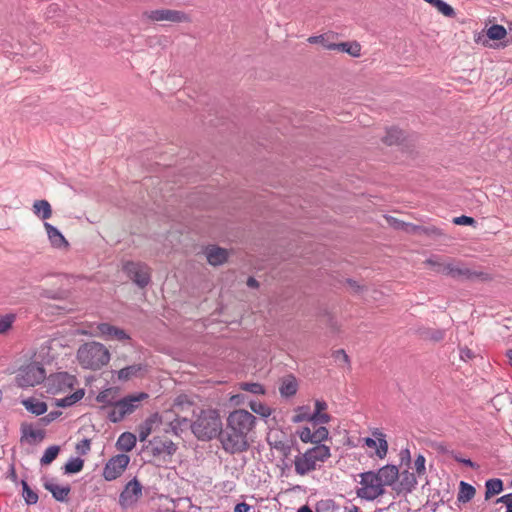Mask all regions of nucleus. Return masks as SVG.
Listing matches in <instances>:
<instances>
[{"label": "nucleus", "mask_w": 512, "mask_h": 512, "mask_svg": "<svg viewBox=\"0 0 512 512\" xmlns=\"http://www.w3.org/2000/svg\"><path fill=\"white\" fill-rule=\"evenodd\" d=\"M257 418L245 409L229 413L221 433V445L225 452L238 454L249 449L255 435Z\"/></svg>", "instance_id": "1"}, {"label": "nucleus", "mask_w": 512, "mask_h": 512, "mask_svg": "<svg viewBox=\"0 0 512 512\" xmlns=\"http://www.w3.org/2000/svg\"><path fill=\"white\" fill-rule=\"evenodd\" d=\"M191 430L198 440L208 441L218 437L221 442L223 424L215 409L201 410L197 419L191 424Z\"/></svg>", "instance_id": "2"}, {"label": "nucleus", "mask_w": 512, "mask_h": 512, "mask_svg": "<svg viewBox=\"0 0 512 512\" xmlns=\"http://www.w3.org/2000/svg\"><path fill=\"white\" fill-rule=\"evenodd\" d=\"M77 360L82 368L100 370L110 361V352L102 343L86 342L77 350Z\"/></svg>", "instance_id": "3"}, {"label": "nucleus", "mask_w": 512, "mask_h": 512, "mask_svg": "<svg viewBox=\"0 0 512 512\" xmlns=\"http://www.w3.org/2000/svg\"><path fill=\"white\" fill-rule=\"evenodd\" d=\"M360 477L361 487L358 488L356 492L358 497L368 501H373L385 493L384 486L376 472H363L360 474Z\"/></svg>", "instance_id": "4"}, {"label": "nucleus", "mask_w": 512, "mask_h": 512, "mask_svg": "<svg viewBox=\"0 0 512 512\" xmlns=\"http://www.w3.org/2000/svg\"><path fill=\"white\" fill-rule=\"evenodd\" d=\"M46 378V371L42 364L38 362H31L22 366L16 375V382L19 387H33L44 381Z\"/></svg>", "instance_id": "5"}, {"label": "nucleus", "mask_w": 512, "mask_h": 512, "mask_svg": "<svg viewBox=\"0 0 512 512\" xmlns=\"http://www.w3.org/2000/svg\"><path fill=\"white\" fill-rule=\"evenodd\" d=\"M122 269L129 279L140 288L146 287L151 281L150 268L145 263L127 261L123 264Z\"/></svg>", "instance_id": "6"}, {"label": "nucleus", "mask_w": 512, "mask_h": 512, "mask_svg": "<svg viewBox=\"0 0 512 512\" xmlns=\"http://www.w3.org/2000/svg\"><path fill=\"white\" fill-rule=\"evenodd\" d=\"M130 457L124 453L111 457L103 468V477L106 481H113L119 478L126 470Z\"/></svg>", "instance_id": "7"}, {"label": "nucleus", "mask_w": 512, "mask_h": 512, "mask_svg": "<svg viewBox=\"0 0 512 512\" xmlns=\"http://www.w3.org/2000/svg\"><path fill=\"white\" fill-rule=\"evenodd\" d=\"M143 16L153 22L169 21L172 23H186L190 22V17L187 13L180 10L172 9H156L152 11H145Z\"/></svg>", "instance_id": "8"}, {"label": "nucleus", "mask_w": 512, "mask_h": 512, "mask_svg": "<svg viewBox=\"0 0 512 512\" xmlns=\"http://www.w3.org/2000/svg\"><path fill=\"white\" fill-rule=\"evenodd\" d=\"M142 485L136 477L130 480L119 495V505L123 509L134 506L142 496Z\"/></svg>", "instance_id": "9"}, {"label": "nucleus", "mask_w": 512, "mask_h": 512, "mask_svg": "<svg viewBox=\"0 0 512 512\" xmlns=\"http://www.w3.org/2000/svg\"><path fill=\"white\" fill-rule=\"evenodd\" d=\"M451 278L458 280V281H464V280H481V281H487L490 279L489 275L482 271H475L471 270L469 267H467L465 264L453 260L450 276Z\"/></svg>", "instance_id": "10"}, {"label": "nucleus", "mask_w": 512, "mask_h": 512, "mask_svg": "<svg viewBox=\"0 0 512 512\" xmlns=\"http://www.w3.org/2000/svg\"><path fill=\"white\" fill-rule=\"evenodd\" d=\"M400 480L394 485L393 489L397 494L407 495L411 493L416 485L417 478L414 473L404 470L401 474L399 473Z\"/></svg>", "instance_id": "11"}, {"label": "nucleus", "mask_w": 512, "mask_h": 512, "mask_svg": "<svg viewBox=\"0 0 512 512\" xmlns=\"http://www.w3.org/2000/svg\"><path fill=\"white\" fill-rule=\"evenodd\" d=\"M146 398H148V394L142 392L137 395H129L122 399H118L116 403L124 416H126L133 413L138 406L137 403Z\"/></svg>", "instance_id": "12"}, {"label": "nucleus", "mask_w": 512, "mask_h": 512, "mask_svg": "<svg viewBox=\"0 0 512 512\" xmlns=\"http://www.w3.org/2000/svg\"><path fill=\"white\" fill-rule=\"evenodd\" d=\"M373 435L377 438V441L373 438L366 437L364 439V443L369 448H375L376 455L380 459H383L387 455L388 451V443L385 439V435L378 431L373 432Z\"/></svg>", "instance_id": "13"}, {"label": "nucleus", "mask_w": 512, "mask_h": 512, "mask_svg": "<svg viewBox=\"0 0 512 512\" xmlns=\"http://www.w3.org/2000/svg\"><path fill=\"white\" fill-rule=\"evenodd\" d=\"M295 472L304 476L311 471L316 469V464L312 460L311 456L306 452L299 453L294 459Z\"/></svg>", "instance_id": "14"}, {"label": "nucleus", "mask_w": 512, "mask_h": 512, "mask_svg": "<svg viewBox=\"0 0 512 512\" xmlns=\"http://www.w3.org/2000/svg\"><path fill=\"white\" fill-rule=\"evenodd\" d=\"M97 330L102 336L110 339H117L119 341H126L130 339V336L125 332V330L109 323H99L97 325Z\"/></svg>", "instance_id": "15"}, {"label": "nucleus", "mask_w": 512, "mask_h": 512, "mask_svg": "<svg viewBox=\"0 0 512 512\" xmlns=\"http://www.w3.org/2000/svg\"><path fill=\"white\" fill-rule=\"evenodd\" d=\"M44 488L49 491L53 498L60 502H66L70 494L71 488L69 485L59 486L51 480L45 479L43 482Z\"/></svg>", "instance_id": "16"}, {"label": "nucleus", "mask_w": 512, "mask_h": 512, "mask_svg": "<svg viewBox=\"0 0 512 512\" xmlns=\"http://www.w3.org/2000/svg\"><path fill=\"white\" fill-rule=\"evenodd\" d=\"M383 486L396 484L399 478V470L395 465H385L376 472Z\"/></svg>", "instance_id": "17"}, {"label": "nucleus", "mask_w": 512, "mask_h": 512, "mask_svg": "<svg viewBox=\"0 0 512 512\" xmlns=\"http://www.w3.org/2000/svg\"><path fill=\"white\" fill-rule=\"evenodd\" d=\"M177 450V445L170 439L154 440L152 442V454L154 456H172Z\"/></svg>", "instance_id": "18"}, {"label": "nucleus", "mask_w": 512, "mask_h": 512, "mask_svg": "<svg viewBox=\"0 0 512 512\" xmlns=\"http://www.w3.org/2000/svg\"><path fill=\"white\" fill-rule=\"evenodd\" d=\"M453 260H444L440 256H433L425 261L434 272L450 276Z\"/></svg>", "instance_id": "19"}, {"label": "nucleus", "mask_w": 512, "mask_h": 512, "mask_svg": "<svg viewBox=\"0 0 512 512\" xmlns=\"http://www.w3.org/2000/svg\"><path fill=\"white\" fill-rule=\"evenodd\" d=\"M44 227L46 229L48 238L53 247L63 248L68 246L67 240L56 227H54L52 224L48 222L44 223Z\"/></svg>", "instance_id": "20"}, {"label": "nucleus", "mask_w": 512, "mask_h": 512, "mask_svg": "<svg viewBox=\"0 0 512 512\" xmlns=\"http://www.w3.org/2000/svg\"><path fill=\"white\" fill-rule=\"evenodd\" d=\"M51 381L57 386L58 390H64L66 388H73L77 383L75 376L70 375L67 372H59L51 377Z\"/></svg>", "instance_id": "21"}, {"label": "nucleus", "mask_w": 512, "mask_h": 512, "mask_svg": "<svg viewBox=\"0 0 512 512\" xmlns=\"http://www.w3.org/2000/svg\"><path fill=\"white\" fill-rule=\"evenodd\" d=\"M22 439H29V443L40 442L45 438V431L41 429H34L32 424H21Z\"/></svg>", "instance_id": "22"}, {"label": "nucleus", "mask_w": 512, "mask_h": 512, "mask_svg": "<svg viewBox=\"0 0 512 512\" xmlns=\"http://www.w3.org/2000/svg\"><path fill=\"white\" fill-rule=\"evenodd\" d=\"M207 261L213 266L223 264L228 257L227 250L217 246H212L206 252Z\"/></svg>", "instance_id": "23"}, {"label": "nucleus", "mask_w": 512, "mask_h": 512, "mask_svg": "<svg viewBox=\"0 0 512 512\" xmlns=\"http://www.w3.org/2000/svg\"><path fill=\"white\" fill-rule=\"evenodd\" d=\"M298 390V383L293 375H288L282 379L279 392L282 397L289 398L294 396Z\"/></svg>", "instance_id": "24"}, {"label": "nucleus", "mask_w": 512, "mask_h": 512, "mask_svg": "<svg viewBox=\"0 0 512 512\" xmlns=\"http://www.w3.org/2000/svg\"><path fill=\"white\" fill-rule=\"evenodd\" d=\"M22 405L25 407L27 411L30 413L40 416L46 413L47 411V404L43 401L38 400L34 397H29L26 399H23L21 401Z\"/></svg>", "instance_id": "25"}, {"label": "nucleus", "mask_w": 512, "mask_h": 512, "mask_svg": "<svg viewBox=\"0 0 512 512\" xmlns=\"http://www.w3.org/2000/svg\"><path fill=\"white\" fill-rule=\"evenodd\" d=\"M137 438L131 432H123L117 439L116 448L123 452H130L136 445Z\"/></svg>", "instance_id": "26"}, {"label": "nucleus", "mask_w": 512, "mask_h": 512, "mask_svg": "<svg viewBox=\"0 0 512 512\" xmlns=\"http://www.w3.org/2000/svg\"><path fill=\"white\" fill-rule=\"evenodd\" d=\"M330 50H338L341 52L348 53L353 57H358L360 55L361 47L357 42H341V43H333L327 46Z\"/></svg>", "instance_id": "27"}, {"label": "nucleus", "mask_w": 512, "mask_h": 512, "mask_svg": "<svg viewBox=\"0 0 512 512\" xmlns=\"http://www.w3.org/2000/svg\"><path fill=\"white\" fill-rule=\"evenodd\" d=\"M145 368L146 366L142 364H133L130 366H126L117 372L118 379L121 381L130 380L133 377L139 376L142 372L146 370Z\"/></svg>", "instance_id": "28"}, {"label": "nucleus", "mask_w": 512, "mask_h": 512, "mask_svg": "<svg viewBox=\"0 0 512 512\" xmlns=\"http://www.w3.org/2000/svg\"><path fill=\"white\" fill-rule=\"evenodd\" d=\"M306 451L315 464L317 462H325L331 456L330 448L324 444H317Z\"/></svg>", "instance_id": "29"}, {"label": "nucleus", "mask_w": 512, "mask_h": 512, "mask_svg": "<svg viewBox=\"0 0 512 512\" xmlns=\"http://www.w3.org/2000/svg\"><path fill=\"white\" fill-rule=\"evenodd\" d=\"M117 394L118 391L114 388H108L104 391H101L96 396V401L99 403H103L104 405L101 407L102 410H107L109 406H112L117 402Z\"/></svg>", "instance_id": "30"}, {"label": "nucleus", "mask_w": 512, "mask_h": 512, "mask_svg": "<svg viewBox=\"0 0 512 512\" xmlns=\"http://www.w3.org/2000/svg\"><path fill=\"white\" fill-rule=\"evenodd\" d=\"M33 212L42 220L49 219L52 215L51 205L47 200H36L33 204Z\"/></svg>", "instance_id": "31"}, {"label": "nucleus", "mask_w": 512, "mask_h": 512, "mask_svg": "<svg viewBox=\"0 0 512 512\" xmlns=\"http://www.w3.org/2000/svg\"><path fill=\"white\" fill-rule=\"evenodd\" d=\"M475 493L476 490L471 484L465 481H461L459 485L457 500L460 503H467L475 496Z\"/></svg>", "instance_id": "32"}, {"label": "nucleus", "mask_w": 512, "mask_h": 512, "mask_svg": "<svg viewBox=\"0 0 512 512\" xmlns=\"http://www.w3.org/2000/svg\"><path fill=\"white\" fill-rule=\"evenodd\" d=\"M485 499L488 500L492 496L497 495L503 490V482L501 479L492 478L488 479L485 483Z\"/></svg>", "instance_id": "33"}, {"label": "nucleus", "mask_w": 512, "mask_h": 512, "mask_svg": "<svg viewBox=\"0 0 512 512\" xmlns=\"http://www.w3.org/2000/svg\"><path fill=\"white\" fill-rule=\"evenodd\" d=\"M421 338L433 342H440L445 337V330L434 328H423L419 330Z\"/></svg>", "instance_id": "34"}, {"label": "nucleus", "mask_w": 512, "mask_h": 512, "mask_svg": "<svg viewBox=\"0 0 512 512\" xmlns=\"http://www.w3.org/2000/svg\"><path fill=\"white\" fill-rule=\"evenodd\" d=\"M84 397V390L78 389L74 393L62 398L56 400V406L58 407H69L73 404L77 403Z\"/></svg>", "instance_id": "35"}, {"label": "nucleus", "mask_w": 512, "mask_h": 512, "mask_svg": "<svg viewBox=\"0 0 512 512\" xmlns=\"http://www.w3.org/2000/svg\"><path fill=\"white\" fill-rule=\"evenodd\" d=\"M404 139V133L398 128L387 129L386 135L383 137V142L387 145H395Z\"/></svg>", "instance_id": "36"}, {"label": "nucleus", "mask_w": 512, "mask_h": 512, "mask_svg": "<svg viewBox=\"0 0 512 512\" xmlns=\"http://www.w3.org/2000/svg\"><path fill=\"white\" fill-rule=\"evenodd\" d=\"M293 444H294L293 441H283V440H277V441H274L273 443L270 442L271 447L281 453L283 460L288 459L289 456L291 455Z\"/></svg>", "instance_id": "37"}, {"label": "nucleus", "mask_w": 512, "mask_h": 512, "mask_svg": "<svg viewBox=\"0 0 512 512\" xmlns=\"http://www.w3.org/2000/svg\"><path fill=\"white\" fill-rule=\"evenodd\" d=\"M83 466L84 460L79 457H75L68 460L63 467V471L64 474H75L79 473L83 469Z\"/></svg>", "instance_id": "38"}, {"label": "nucleus", "mask_w": 512, "mask_h": 512, "mask_svg": "<svg viewBox=\"0 0 512 512\" xmlns=\"http://www.w3.org/2000/svg\"><path fill=\"white\" fill-rule=\"evenodd\" d=\"M425 2L434 6L440 13L447 17H454L455 11L448 3L443 0H424Z\"/></svg>", "instance_id": "39"}, {"label": "nucleus", "mask_w": 512, "mask_h": 512, "mask_svg": "<svg viewBox=\"0 0 512 512\" xmlns=\"http://www.w3.org/2000/svg\"><path fill=\"white\" fill-rule=\"evenodd\" d=\"M22 495L27 505H34L38 502V494L33 491L25 480L21 481Z\"/></svg>", "instance_id": "40"}, {"label": "nucleus", "mask_w": 512, "mask_h": 512, "mask_svg": "<svg viewBox=\"0 0 512 512\" xmlns=\"http://www.w3.org/2000/svg\"><path fill=\"white\" fill-rule=\"evenodd\" d=\"M249 407L254 413L260 415L263 418L269 417L272 413V410L269 406L259 401H250Z\"/></svg>", "instance_id": "41"}, {"label": "nucleus", "mask_w": 512, "mask_h": 512, "mask_svg": "<svg viewBox=\"0 0 512 512\" xmlns=\"http://www.w3.org/2000/svg\"><path fill=\"white\" fill-rule=\"evenodd\" d=\"M311 412L308 405L299 406L296 409V414L292 417L293 423H301L304 421H311Z\"/></svg>", "instance_id": "42"}, {"label": "nucleus", "mask_w": 512, "mask_h": 512, "mask_svg": "<svg viewBox=\"0 0 512 512\" xmlns=\"http://www.w3.org/2000/svg\"><path fill=\"white\" fill-rule=\"evenodd\" d=\"M59 452H60V447L57 445H52V446L48 447L44 451V454L42 455V457L40 459L41 465H48V464L52 463L58 456Z\"/></svg>", "instance_id": "43"}, {"label": "nucleus", "mask_w": 512, "mask_h": 512, "mask_svg": "<svg viewBox=\"0 0 512 512\" xmlns=\"http://www.w3.org/2000/svg\"><path fill=\"white\" fill-rule=\"evenodd\" d=\"M313 444H322L329 437V431L324 426H312Z\"/></svg>", "instance_id": "44"}, {"label": "nucleus", "mask_w": 512, "mask_h": 512, "mask_svg": "<svg viewBox=\"0 0 512 512\" xmlns=\"http://www.w3.org/2000/svg\"><path fill=\"white\" fill-rule=\"evenodd\" d=\"M507 35V30L498 24L490 26L487 30V36L491 40H501Z\"/></svg>", "instance_id": "45"}, {"label": "nucleus", "mask_w": 512, "mask_h": 512, "mask_svg": "<svg viewBox=\"0 0 512 512\" xmlns=\"http://www.w3.org/2000/svg\"><path fill=\"white\" fill-rule=\"evenodd\" d=\"M240 389L243 390V391H247V392H250L252 394H255V395H263L265 394V388L262 384L260 383H254V382H243V383H240Z\"/></svg>", "instance_id": "46"}, {"label": "nucleus", "mask_w": 512, "mask_h": 512, "mask_svg": "<svg viewBox=\"0 0 512 512\" xmlns=\"http://www.w3.org/2000/svg\"><path fill=\"white\" fill-rule=\"evenodd\" d=\"M331 421V416L325 412H312L310 423L312 426H322L323 424L329 423Z\"/></svg>", "instance_id": "47"}, {"label": "nucleus", "mask_w": 512, "mask_h": 512, "mask_svg": "<svg viewBox=\"0 0 512 512\" xmlns=\"http://www.w3.org/2000/svg\"><path fill=\"white\" fill-rule=\"evenodd\" d=\"M108 409L109 410L107 411V417L113 423L120 422L125 417L120 408L118 407L117 403L113 404L112 406H109Z\"/></svg>", "instance_id": "48"}, {"label": "nucleus", "mask_w": 512, "mask_h": 512, "mask_svg": "<svg viewBox=\"0 0 512 512\" xmlns=\"http://www.w3.org/2000/svg\"><path fill=\"white\" fill-rule=\"evenodd\" d=\"M316 512H333L335 509V501L332 499H322L316 503Z\"/></svg>", "instance_id": "49"}, {"label": "nucleus", "mask_w": 512, "mask_h": 512, "mask_svg": "<svg viewBox=\"0 0 512 512\" xmlns=\"http://www.w3.org/2000/svg\"><path fill=\"white\" fill-rule=\"evenodd\" d=\"M14 320H15V316L13 314H7L5 316H1L0 317V334L8 331L11 328Z\"/></svg>", "instance_id": "50"}, {"label": "nucleus", "mask_w": 512, "mask_h": 512, "mask_svg": "<svg viewBox=\"0 0 512 512\" xmlns=\"http://www.w3.org/2000/svg\"><path fill=\"white\" fill-rule=\"evenodd\" d=\"M152 431V421L146 420L144 424L139 427L138 438L141 442L145 441Z\"/></svg>", "instance_id": "51"}, {"label": "nucleus", "mask_w": 512, "mask_h": 512, "mask_svg": "<svg viewBox=\"0 0 512 512\" xmlns=\"http://www.w3.org/2000/svg\"><path fill=\"white\" fill-rule=\"evenodd\" d=\"M300 440L304 443H313L312 429L310 427H303L297 431Z\"/></svg>", "instance_id": "52"}, {"label": "nucleus", "mask_w": 512, "mask_h": 512, "mask_svg": "<svg viewBox=\"0 0 512 512\" xmlns=\"http://www.w3.org/2000/svg\"><path fill=\"white\" fill-rule=\"evenodd\" d=\"M91 448V441L90 439L84 438L76 445V452L79 455H86Z\"/></svg>", "instance_id": "53"}, {"label": "nucleus", "mask_w": 512, "mask_h": 512, "mask_svg": "<svg viewBox=\"0 0 512 512\" xmlns=\"http://www.w3.org/2000/svg\"><path fill=\"white\" fill-rule=\"evenodd\" d=\"M61 414H62L61 411H58V410L51 411L44 417L40 418L39 422L44 426L49 425L51 422L56 420Z\"/></svg>", "instance_id": "54"}, {"label": "nucleus", "mask_w": 512, "mask_h": 512, "mask_svg": "<svg viewBox=\"0 0 512 512\" xmlns=\"http://www.w3.org/2000/svg\"><path fill=\"white\" fill-rule=\"evenodd\" d=\"M425 457L422 455V454H419L416 459H415V469H416V472L418 474V476H421L423 474H425Z\"/></svg>", "instance_id": "55"}, {"label": "nucleus", "mask_w": 512, "mask_h": 512, "mask_svg": "<svg viewBox=\"0 0 512 512\" xmlns=\"http://www.w3.org/2000/svg\"><path fill=\"white\" fill-rule=\"evenodd\" d=\"M453 223L456 224V225L474 226L476 224V221L472 217H469V216H466V215H462V216H459V217H455L453 219Z\"/></svg>", "instance_id": "56"}, {"label": "nucleus", "mask_w": 512, "mask_h": 512, "mask_svg": "<svg viewBox=\"0 0 512 512\" xmlns=\"http://www.w3.org/2000/svg\"><path fill=\"white\" fill-rule=\"evenodd\" d=\"M421 234H425L428 236H440V235H442V232L439 228L434 227V226H431V227L421 226L420 235Z\"/></svg>", "instance_id": "57"}, {"label": "nucleus", "mask_w": 512, "mask_h": 512, "mask_svg": "<svg viewBox=\"0 0 512 512\" xmlns=\"http://www.w3.org/2000/svg\"><path fill=\"white\" fill-rule=\"evenodd\" d=\"M497 503H503L506 506V512H512V493L501 496Z\"/></svg>", "instance_id": "58"}, {"label": "nucleus", "mask_w": 512, "mask_h": 512, "mask_svg": "<svg viewBox=\"0 0 512 512\" xmlns=\"http://www.w3.org/2000/svg\"><path fill=\"white\" fill-rule=\"evenodd\" d=\"M474 357V353L469 348H461L460 349V358L464 361L470 360Z\"/></svg>", "instance_id": "59"}, {"label": "nucleus", "mask_w": 512, "mask_h": 512, "mask_svg": "<svg viewBox=\"0 0 512 512\" xmlns=\"http://www.w3.org/2000/svg\"><path fill=\"white\" fill-rule=\"evenodd\" d=\"M333 356L336 360L338 359H342L343 362L345 363H349L350 360H349V356L346 354V352L343 350V349H339V350H336L334 353H333Z\"/></svg>", "instance_id": "60"}, {"label": "nucleus", "mask_w": 512, "mask_h": 512, "mask_svg": "<svg viewBox=\"0 0 512 512\" xmlns=\"http://www.w3.org/2000/svg\"><path fill=\"white\" fill-rule=\"evenodd\" d=\"M420 229H421V226L419 225H415V224H412V223H407L405 225V232L407 233H410V234H418L420 235Z\"/></svg>", "instance_id": "61"}, {"label": "nucleus", "mask_w": 512, "mask_h": 512, "mask_svg": "<svg viewBox=\"0 0 512 512\" xmlns=\"http://www.w3.org/2000/svg\"><path fill=\"white\" fill-rule=\"evenodd\" d=\"M389 223L395 228V229H398V230H405V225L407 224L406 222H403L401 220H398L396 218H390L388 219Z\"/></svg>", "instance_id": "62"}, {"label": "nucleus", "mask_w": 512, "mask_h": 512, "mask_svg": "<svg viewBox=\"0 0 512 512\" xmlns=\"http://www.w3.org/2000/svg\"><path fill=\"white\" fill-rule=\"evenodd\" d=\"M184 404L191 405L192 403L188 401L186 395H179L174 401V407H182Z\"/></svg>", "instance_id": "63"}, {"label": "nucleus", "mask_w": 512, "mask_h": 512, "mask_svg": "<svg viewBox=\"0 0 512 512\" xmlns=\"http://www.w3.org/2000/svg\"><path fill=\"white\" fill-rule=\"evenodd\" d=\"M250 508H251L250 505H248L245 502H241V503L236 504V506L234 508V512H249Z\"/></svg>", "instance_id": "64"}]
</instances>
